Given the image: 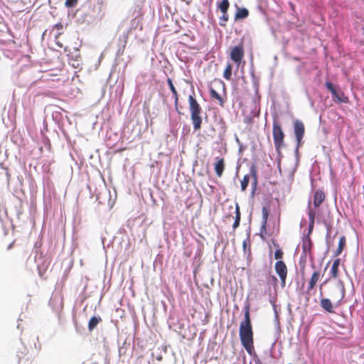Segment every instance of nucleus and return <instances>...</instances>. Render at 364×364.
<instances>
[{"instance_id": "nucleus-29", "label": "nucleus", "mask_w": 364, "mask_h": 364, "mask_svg": "<svg viewBox=\"0 0 364 364\" xmlns=\"http://www.w3.org/2000/svg\"><path fill=\"white\" fill-rule=\"evenodd\" d=\"M78 3V0H66L65 2V6L67 8H73Z\"/></svg>"}, {"instance_id": "nucleus-15", "label": "nucleus", "mask_w": 364, "mask_h": 364, "mask_svg": "<svg viewBox=\"0 0 364 364\" xmlns=\"http://www.w3.org/2000/svg\"><path fill=\"white\" fill-rule=\"evenodd\" d=\"M167 84L173 94V98H174V105L176 107V110L180 114V112L178 110V92L175 87V86L173 84L172 80L171 78L167 79Z\"/></svg>"}, {"instance_id": "nucleus-20", "label": "nucleus", "mask_w": 364, "mask_h": 364, "mask_svg": "<svg viewBox=\"0 0 364 364\" xmlns=\"http://www.w3.org/2000/svg\"><path fill=\"white\" fill-rule=\"evenodd\" d=\"M102 321L100 316H92L88 322V329L92 331Z\"/></svg>"}, {"instance_id": "nucleus-27", "label": "nucleus", "mask_w": 364, "mask_h": 364, "mask_svg": "<svg viewBox=\"0 0 364 364\" xmlns=\"http://www.w3.org/2000/svg\"><path fill=\"white\" fill-rule=\"evenodd\" d=\"M231 76H232V65L229 63V64H228V65L226 66V68L224 70L223 77L226 80H230Z\"/></svg>"}, {"instance_id": "nucleus-26", "label": "nucleus", "mask_w": 364, "mask_h": 364, "mask_svg": "<svg viewBox=\"0 0 364 364\" xmlns=\"http://www.w3.org/2000/svg\"><path fill=\"white\" fill-rule=\"evenodd\" d=\"M250 176L246 174L241 181V191H245L250 183Z\"/></svg>"}, {"instance_id": "nucleus-11", "label": "nucleus", "mask_w": 364, "mask_h": 364, "mask_svg": "<svg viewBox=\"0 0 364 364\" xmlns=\"http://www.w3.org/2000/svg\"><path fill=\"white\" fill-rule=\"evenodd\" d=\"M129 31H125L122 33L118 38V50L117 53L118 54H122L125 50L128 38H129Z\"/></svg>"}, {"instance_id": "nucleus-32", "label": "nucleus", "mask_w": 364, "mask_h": 364, "mask_svg": "<svg viewBox=\"0 0 364 364\" xmlns=\"http://www.w3.org/2000/svg\"><path fill=\"white\" fill-rule=\"evenodd\" d=\"M272 279L274 282V286H276L278 282L277 277L275 276H272Z\"/></svg>"}, {"instance_id": "nucleus-23", "label": "nucleus", "mask_w": 364, "mask_h": 364, "mask_svg": "<svg viewBox=\"0 0 364 364\" xmlns=\"http://www.w3.org/2000/svg\"><path fill=\"white\" fill-rule=\"evenodd\" d=\"M346 243V240L345 236H342L340 237L338 246L336 251L335 255L338 256L341 254L342 251L343 250Z\"/></svg>"}, {"instance_id": "nucleus-25", "label": "nucleus", "mask_w": 364, "mask_h": 364, "mask_svg": "<svg viewBox=\"0 0 364 364\" xmlns=\"http://www.w3.org/2000/svg\"><path fill=\"white\" fill-rule=\"evenodd\" d=\"M240 222V211L239 206L237 205L236 208H235V221H234V223L232 225V228H233L234 230L239 227Z\"/></svg>"}, {"instance_id": "nucleus-18", "label": "nucleus", "mask_w": 364, "mask_h": 364, "mask_svg": "<svg viewBox=\"0 0 364 364\" xmlns=\"http://www.w3.org/2000/svg\"><path fill=\"white\" fill-rule=\"evenodd\" d=\"M249 11L245 8H239L237 6V11L235 15V20L243 19L248 16Z\"/></svg>"}, {"instance_id": "nucleus-35", "label": "nucleus", "mask_w": 364, "mask_h": 364, "mask_svg": "<svg viewBox=\"0 0 364 364\" xmlns=\"http://www.w3.org/2000/svg\"><path fill=\"white\" fill-rule=\"evenodd\" d=\"M73 67L77 68V66H75V63H73Z\"/></svg>"}, {"instance_id": "nucleus-4", "label": "nucleus", "mask_w": 364, "mask_h": 364, "mask_svg": "<svg viewBox=\"0 0 364 364\" xmlns=\"http://www.w3.org/2000/svg\"><path fill=\"white\" fill-rule=\"evenodd\" d=\"M326 88L331 92L333 100L338 103H348V97L343 92H337L334 85L331 82H326L325 84Z\"/></svg>"}, {"instance_id": "nucleus-12", "label": "nucleus", "mask_w": 364, "mask_h": 364, "mask_svg": "<svg viewBox=\"0 0 364 364\" xmlns=\"http://www.w3.org/2000/svg\"><path fill=\"white\" fill-rule=\"evenodd\" d=\"M320 277H321L320 272L315 271L313 272V274L310 278V280L309 281V283H308V287H307V292L308 293H309L310 291H311L312 289H314V287H316Z\"/></svg>"}, {"instance_id": "nucleus-14", "label": "nucleus", "mask_w": 364, "mask_h": 364, "mask_svg": "<svg viewBox=\"0 0 364 364\" xmlns=\"http://www.w3.org/2000/svg\"><path fill=\"white\" fill-rule=\"evenodd\" d=\"M326 196L321 190H317L314 196V205L316 208H318L321 204L324 201Z\"/></svg>"}, {"instance_id": "nucleus-24", "label": "nucleus", "mask_w": 364, "mask_h": 364, "mask_svg": "<svg viewBox=\"0 0 364 364\" xmlns=\"http://www.w3.org/2000/svg\"><path fill=\"white\" fill-rule=\"evenodd\" d=\"M230 7V2L228 0H222L218 6V8L222 13L228 11Z\"/></svg>"}, {"instance_id": "nucleus-17", "label": "nucleus", "mask_w": 364, "mask_h": 364, "mask_svg": "<svg viewBox=\"0 0 364 364\" xmlns=\"http://www.w3.org/2000/svg\"><path fill=\"white\" fill-rule=\"evenodd\" d=\"M320 305L321 308L327 312L333 313V306L329 299H321L320 301Z\"/></svg>"}, {"instance_id": "nucleus-30", "label": "nucleus", "mask_w": 364, "mask_h": 364, "mask_svg": "<svg viewBox=\"0 0 364 364\" xmlns=\"http://www.w3.org/2000/svg\"><path fill=\"white\" fill-rule=\"evenodd\" d=\"M283 256H284V252L280 248H278L277 250H276V251L274 252V258L276 259L282 260Z\"/></svg>"}, {"instance_id": "nucleus-22", "label": "nucleus", "mask_w": 364, "mask_h": 364, "mask_svg": "<svg viewBox=\"0 0 364 364\" xmlns=\"http://www.w3.org/2000/svg\"><path fill=\"white\" fill-rule=\"evenodd\" d=\"M311 240L309 236L303 239L302 249L304 253L310 252L311 250Z\"/></svg>"}, {"instance_id": "nucleus-19", "label": "nucleus", "mask_w": 364, "mask_h": 364, "mask_svg": "<svg viewBox=\"0 0 364 364\" xmlns=\"http://www.w3.org/2000/svg\"><path fill=\"white\" fill-rule=\"evenodd\" d=\"M308 215H309V234H310L313 231L314 226V222H315V217H316V212L314 210H312L310 207H309V210L308 211Z\"/></svg>"}, {"instance_id": "nucleus-13", "label": "nucleus", "mask_w": 364, "mask_h": 364, "mask_svg": "<svg viewBox=\"0 0 364 364\" xmlns=\"http://www.w3.org/2000/svg\"><path fill=\"white\" fill-rule=\"evenodd\" d=\"M250 172L251 177L252 178V193H254L257 186V169L255 164H252L250 168Z\"/></svg>"}, {"instance_id": "nucleus-3", "label": "nucleus", "mask_w": 364, "mask_h": 364, "mask_svg": "<svg viewBox=\"0 0 364 364\" xmlns=\"http://www.w3.org/2000/svg\"><path fill=\"white\" fill-rule=\"evenodd\" d=\"M272 135L276 150L279 152L284 146V134L281 125L276 121L273 122Z\"/></svg>"}, {"instance_id": "nucleus-33", "label": "nucleus", "mask_w": 364, "mask_h": 364, "mask_svg": "<svg viewBox=\"0 0 364 364\" xmlns=\"http://www.w3.org/2000/svg\"><path fill=\"white\" fill-rule=\"evenodd\" d=\"M328 282V279H326V280L324 282V283H323V284H321L320 285V291H321V293L322 292V287H323V285L324 284L327 283Z\"/></svg>"}, {"instance_id": "nucleus-28", "label": "nucleus", "mask_w": 364, "mask_h": 364, "mask_svg": "<svg viewBox=\"0 0 364 364\" xmlns=\"http://www.w3.org/2000/svg\"><path fill=\"white\" fill-rule=\"evenodd\" d=\"M222 16L220 17V25L222 26H225L226 22L229 20V15L228 12L222 13Z\"/></svg>"}, {"instance_id": "nucleus-6", "label": "nucleus", "mask_w": 364, "mask_h": 364, "mask_svg": "<svg viewBox=\"0 0 364 364\" xmlns=\"http://www.w3.org/2000/svg\"><path fill=\"white\" fill-rule=\"evenodd\" d=\"M346 289L343 282H340L333 289L331 297L336 301V306H338L342 304V301L345 298Z\"/></svg>"}, {"instance_id": "nucleus-5", "label": "nucleus", "mask_w": 364, "mask_h": 364, "mask_svg": "<svg viewBox=\"0 0 364 364\" xmlns=\"http://www.w3.org/2000/svg\"><path fill=\"white\" fill-rule=\"evenodd\" d=\"M274 269L280 279L281 287L284 288L286 286V279L288 272L287 267L284 261L278 260L274 264Z\"/></svg>"}, {"instance_id": "nucleus-9", "label": "nucleus", "mask_w": 364, "mask_h": 364, "mask_svg": "<svg viewBox=\"0 0 364 364\" xmlns=\"http://www.w3.org/2000/svg\"><path fill=\"white\" fill-rule=\"evenodd\" d=\"M213 166L216 176L218 178H220L223 176L225 168V159L223 157H216L215 162L214 163Z\"/></svg>"}, {"instance_id": "nucleus-7", "label": "nucleus", "mask_w": 364, "mask_h": 364, "mask_svg": "<svg viewBox=\"0 0 364 364\" xmlns=\"http://www.w3.org/2000/svg\"><path fill=\"white\" fill-rule=\"evenodd\" d=\"M245 55L243 44L235 46L230 50V58L238 65L241 63Z\"/></svg>"}, {"instance_id": "nucleus-16", "label": "nucleus", "mask_w": 364, "mask_h": 364, "mask_svg": "<svg viewBox=\"0 0 364 364\" xmlns=\"http://www.w3.org/2000/svg\"><path fill=\"white\" fill-rule=\"evenodd\" d=\"M341 264V259L337 258L336 259L332 264V267L330 270V279H336L338 277V267Z\"/></svg>"}, {"instance_id": "nucleus-8", "label": "nucleus", "mask_w": 364, "mask_h": 364, "mask_svg": "<svg viewBox=\"0 0 364 364\" xmlns=\"http://www.w3.org/2000/svg\"><path fill=\"white\" fill-rule=\"evenodd\" d=\"M294 131L297 142V147L302 144V139L304 135L305 128L304 123L300 120H296L294 123Z\"/></svg>"}, {"instance_id": "nucleus-10", "label": "nucleus", "mask_w": 364, "mask_h": 364, "mask_svg": "<svg viewBox=\"0 0 364 364\" xmlns=\"http://www.w3.org/2000/svg\"><path fill=\"white\" fill-rule=\"evenodd\" d=\"M262 225L260 228V236L262 238H264L265 235H267V220L269 216V211L267 207H263L262 209Z\"/></svg>"}, {"instance_id": "nucleus-2", "label": "nucleus", "mask_w": 364, "mask_h": 364, "mask_svg": "<svg viewBox=\"0 0 364 364\" xmlns=\"http://www.w3.org/2000/svg\"><path fill=\"white\" fill-rule=\"evenodd\" d=\"M189 110L191 113V119L195 131L201 129L202 126V108L193 95L188 97Z\"/></svg>"}, {"instance_id": "nucleus-1", "label": "nucleus", "mask_w": 364, "mask_h": 364, "mask_svg": "<svg viewBox=\"0 0 364 364\" xmlns=\"http://www.w3.org/2000/svg\"><path fill=\"white\" fill-rule=\"evenodd\" d=\"M250 311V304H247L244 307V319L240 324L239 336L244 348L249 355H252L255 352L254 333Z\"/></svg>"}, {"instance_id": "nucleus-34", "label": "nucleus", "mask_w": 364, "mask_h": 364, "mask_svg": "<svg viewBox=\"0 0 364 364\" xmlns=\"http://www.w3.org/2000/svg\"><path fill=\"white\" fill-rule=\"evenodd\" d=\"M12 245H13V243H11V244L9 245L8 249L11 248Z\"/></svg>"}, {"instance_id": "nucleus-31", "label": "nucleus", "mask_w": 364, "mask_h": 364, "mask_svg": "<svg viewBox=\"0 0 364 364\" xmlns=\"http://www.w3.org/2000/svg\"><path fill=\"white\" fill-rule=\"evenodd\" d=\"M54 28H57L58 30H61L63 28V25L60 23H58L54 26Z\"/></svg>"}, {"instance_id": "nucleus-36", "label": "nucleus", "mask_w": 364, "mask_h": 364, "mask_svg": "<svg viewBox=\"0 0 364 364\" xmlns=\"http://www.w3.org/2000/svg\"><path fill=\"white\" fill-rule=\"evenodd\" d=\"M73 67L77 68V66H75V63H73Z\"/></svg>"}, {"instance_id": "nucleus-21", "label": "nucleus", "mask_w": 364, "mask_h": 364, "mask_svg": "<svg viewBox=\"0 0 364 364\" xmlns=\"http://www.w3.org/2000/svg\"><path fill=\"white\" fill-rule=\"evenodd\" d=\"M210 95L212 99L218 101L220 106H224V100L220 95H219L214 89L211 88L210 90Z\"/></svg>"}]
</instances>
